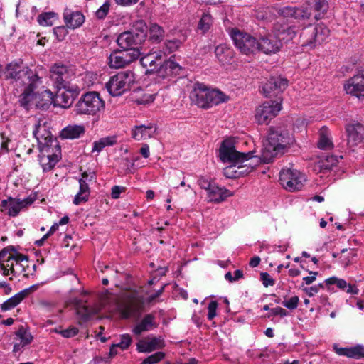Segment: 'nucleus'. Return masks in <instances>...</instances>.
<instances>
[{
  "mask_svg": "<svg viewBox=\"0 0 364 364\" xmlns=\"http://www.w3.org/2000/svg\"><path fill=\"white\" fill-rule=\"evenodd\" d=\"M220 158L223 162L231 163L223 170L228 178H236L248 174L259 162L253 151L242 153L237 151L231 140H224L220 148Z\"/></svg>",
  "mask_w": 364,
  "mask_h": 364,
  "instance_id": "obj_1",
  "label": "nucleus"
},
{
  "mask_svg": "<svg viewBox=\"0 0 364 364\" xmlns=\"http://www.w3.org/2000/svg\"><path fill=\"white\" fill-rule=\"evenodd\" d=\"M295 139L291 129L287 126H275L269 129L267 139L263 141L259 161L264 164L271 162L278 155L284 154L294 143Z\"/></svg>",
  "mask_w": 364,
  "mask_h": 364,
  "instance_id": "obj_2",
  "label": "nucleus"
},
{
  "mask_svg": "<svg viewBox=\"0 0 364 364\" xmlns=\"http://www.w3.org/2000/svg\"><path fill=\"white\" fill-rule=\"evenodd\" d=\"M191 99L197 106L208 109L228 101V97L221 91L209 90L202 83H196L191 94Z\"/></svg>",
  "mask_w": 364,
  "mask_h": 364,
  "instance_id": "obj_3",
  "label": "nucleus"
},
{
  "mask_svg": "<svg viewBox=\"0 0 364 364\" xmlns=\"http://www.w3.org/2000/svg\"><path fill=\"white\" fill-rule=\"evenodd\" d=\"M4 75L6 79L14 80L16 85H22L24 87L41 83L37 73L26 66L22 61L8 64Z\"/></svg>",
  "mask_w": 364,
  "mask_h": 364,
  "instance_id": "obj_4",
  "label": "nucleus"
},
{
  "mask_svg": "<svg viewBox=\"0 0 364 364\" xmlns=\"http://www.w3.org/2000/svg\"><path fill=\"white\" fill-rule=\"evenodd\" d=\"M35 138L39 144L45 146L41 155L39 156V162L44 172L52 170L59 161L60 157L57 154H50L48 146H50L53 139L50 132H46L44 127L38 125L33 132Z\"/></svg>",
  "mask_w": 364,
  "mask_h": 364,
  "instance_id": "obj_5",
  "label": "nucleus"
},
{
  "mask_svg": "<svg viewBox=\"0 0 364 364\" xmlns=\"http://www.w3.org/2000/svg\"><path fill=\"white\" fill-rule=\"evenodd\" d=\"M38 84L33 86H27L24 87L21 104L26 109H29L32 106L41 109H46L53 103V95L49 90H43L41 92L34 93L33 90Z\"/></svg>",
  "mask_w": 364,
  "mask_h": 364,
  "instance_id": "obj_6",
  "label": "nucleus"
},
{
  "mask_svg": "<svg viewBox=\"0 0 364 364\" xmlns=\"http://www.w3.org/2000/svg\"><path fill=\"white\" fill-rule=\"evenodd\" d=\"M104 101L95 92H88L81 96L75 105V112L79 115H95L103 109Z\"/></svg>",
  "mask_w": 364,
  "mask_h": 364,
  "instance_id": "obj_7",
  "label": "nucleus"
},
{
  "mask_svg": "<svg viewBox=\"0 0 364 364\" xmlns=\"http://www.w3.org/2000/svg\"><path fill=\"white\" fill-rule=\"evenodd\" d=\"M134 82V74L129 70L121 71L112 76L106 83L108 92L112 96H119L130 89Z\"/></svg>",
  "mask_w": 364,
  "mask_h": 364,
  "instance_id": "obj_8",
  "label": "nucleus"
},
{
  "mask_svg": "<svg viewBox=\"0 0 364 364\" xmlns=\"http://www.w3.org/2000/svg\"><path fill=\"white\" fill-rule=\"evenodd\" d=\"M279 181L282 187L289 192L301 190L306 181V176L299 171L286 168L279 173Z\"/></svg>",
  "mask_w": 364,
  "mask_h": 364,
  "instance_id": "obj_9",
  "label": "nucleus"
},
{
  "mask_svg": "<svg viewBox=\"0 0 364 364\" xmlns=\"http://www.w3.org/2000/svg\"><path fill=\"white\" fill-rule=\"evenodd\" d=\"M282 109V104L277 101H267L255 109V118L259 124H267L276 117Z\"/></svg>",
  "mask_w": 364,
  "mask_h": 364,
  "instance_id": "obj_10",
  "label": "nucleus"
},
{
  "mask_svg": "<svg viewBox=\"0 0 364 364\" xmlns=\"http://www.w3.org/2000/svg\"><path fill=\"white\" fill-rule=\"evenodd\" d=\"M230 35L235 46L242 53L248 55L257 50V41L250 34L234 28L231 30Z\"/></svg>",
  "mask_w": 364,
  "mask_h": 364,
  "instance_id": "obj_11",
  "label": "nucleus"
},
{
  "mask_svg": "<svg viewBox=\"0 0 364 364\" xmlns=\"http://www.w3.org/2000/svg\"><path fill=\"white\" fill-rule=\"evenodd\" d=\"M50 75L56 88H62L70 83L71 77L74 75L73 69L60 63L53 64L50 68Z\"/></svg>",
  "mask_w": 364,
  "mask_h": 364,
  "instance_id": "obj_12",
  "label": "nucleus"
},
{
  "mask_svg": "<svg viewBox=\"0 0 364 364\" xmlns=\"http://www.w3.org/2000/svg\"><path fill=\"white\" fill-rule=\"evenodd\" d=\"M329 30L323 24H318L314 28L305 30L301 36L304 38L303 46L313 48L323 43L329 36Z\"/></svg>",
  "mask_w": 364,
  "mask_h": 364,
  "instance_id": "obj_13",
  "label": "nucleus"
},
{
  "mask_svg": "<svg viewBox=\"0 0 364 364\" xmlns=\"http://www.w3.org/2000/svg\"><path fill=\"white\" fill-rule=\"evenodd\" d=\"M23 260L27 261V257L17 252L12 245L1 250V272L4 275H8L9 272H14V266L18 265Z\"/></svg>",
  "mask_w": 364,
  "mask_h": 364,
  "instance_id": "obj_14",
  "label": "nucleus"
},
{
  "mask_svg": "<svg viewBox=\"0 0 364 364\" xmlns=\"http://www.w3.org/2000/svg\"><path fill=\"white\" fill-rule=\"evenodd\" d=\"M57 89L55 96H53L54 106L63 108L69 107L80 92V88L76 85H67Z\"/></svg>",
  "mask_w": 364,
  "mask_h": 364,
  "instance_id": "obj_15",
  "label": "nucleus"
},
{
  "mask_svg": "<svg viewBox=\"0 0 364 364\" xmlns=\"http://www.w3.org/2000/svg\"><path fill=\"white\" fill-rule=\"evenodd\" d=\"M347 144L353 147L364 141V122L353 120L346 124Z\"/></svg>",
  "mask_w": 364,
  "mask_h": 364,
  "instance_id": "obj_16",
  "label": "nucleus"
},
{
  "mask_svg": "<svg viewBox=\"0 0 364 364\" xmlns=\"http://www.w3.org/2000/svg\"><path fill=\"white\" fill-rule=\"evenodd\" d=\"M343 89L347 94L358 98L364 97V68L359 70L344 84Z\"/></svg>",
  "mask_w": 364,
  "mask_h": 364,
  "instance_id": "obj_17",
  "label": "nucleus"
},
{
  "mask_svg": "<svg viewBox=\"0 0 364 364\" xmlns=\"http://www.w3.org/2000/svg\"><path fill=\"white\" fill-rule=\"evenodd\" d=\"M92 181H95L94 171H85L82 173V177L79 179L80 190L73 199L75 205H77L88 200L90 193L88 182Z\"/></svg>",
  "mask_w": 364,
  "mask_h": 364,
  "instance_id": "obj_18",
  "label": "nucleus"
},
{
  "mask_svg": "<svg viewBox=\"0 0 364 364\" xmlns=\"http://www.w3.org/2000/svg\"><path fill=\"white\" fill-rule=\"evenodd\" d=\"M279 38L272 33L261 36L257 41V50L265 54L276 53L282 47L281 40Z\"/></svg>",
  "mask_w": 364,
  "mask_h": 364,
  "instance_id": "obj_19",
  "label": "nucleus"
},
{
  "mask_svg": "<svg viewBox=\"0 0 364 364\" xmlns=\"http://www.w3.org/2000/svg\"><path fill=\"white\" fill-rule=\"evenodd\" d=\"M143 304L141 298L135 294H132L129 299L121 306L122 317L128 318L130 316L139 315L142 311Z\"/></svg>",
  "mask_w": 364,
  "mask_h": 364,
  "instance_id": "obj_20",
  "label": "nucleus"
},
{
  "mask_svg": "<svg viewBox=\"0 0 364 364\" xmlns=\"http://www.w3.org/2000/svg\"><path fill=\"white\" fill-rule=\"evenodd\" d=\"M288 85V80L281 76L272 77L262 85V91L266 97L282 92Z\"/></svg>",
  "mask_w": 364,
  "mask_h": 364,
  "instance_id": "obj_21",
  "label": "nucleus"
},
{
  "mask_svg": "<svg viewBox=\"0 0 364 364\" xmlns=\"http://www.w3.org/2000/svg\"><path fill=\"white\" fill-rule=\"evenodd\" d=\"M38 288V285L34 284L28 288L21 290L12 297L7 299L3 304H1V310L8 311L14 308L18 304H19L25 298L28 297L31 294L37 290Z\"/></svg>",
  "mask_w": 364,
  "mask_h": 364,
  "instance_id": "obj_22",
  "label": "nucleus"
},
{
  "mask_svg": "<svg viewBox=\"0 0 364 364\" xmlns=\"http://www.w3.org/2000/svg\"><path fill=\"white\" fill-rule=\"evenodd\" d=\"M181 67L171 59L165 61L156 70V77L161 80L168 79L180 74Z\"/></svg>",
  "mask_w": 364,
  "mask_h": 364,
  "instance_id": "obj_23",
  "label": "nucleus"
},
{
  "mask_svg": "<svg viewBox=\"0 0 364 364\" xmlns=\"http://www.w3.org/2000/svg\"><path fill=\"white\" fill-rule=\"evenodd\" d=\"M156 131V127L153 124L148 125H139L135 126L132 129V137L137 141L146 140L154 136Z\"/></svg>",
  "mask_w": 364,
  "mask_h": 364,
  "instance_id": "obj_24",
  "label": "nucleus"
},
{
  "mask_svg": "<svg viewBox=\"0 0 364 364\" xmlns=\"http://www.w3.org/2000/svg\"><path fill=\"white\" fill-rule=\"evenodd\" d=\"M117 43L122 49H139L141 44L132 32L125 31L119 35Z\"/></svg>",
  "mask_w": 364,
  "mask_h": 364,
  "instance_id": "obj_25",
  "label": "nucleus"
},
{
  "mask_svg": "<svg viewBox=\"0 0 364 364\" xmlns=\"http://www.w3.org/2000/svg\"><path fill=\"white\" fill-rule=\"evenodd\" d=\"M63 18L66 26L75 29L82 25L85 21V17L80 11H72L66 9L63 13Z\"/></svg>",
  "mask_w": 364,
  "mask_h": 364,
  "instance_id": "obj_26",
  "label": "nucleus"
},
{
  "mask_svg": "<svg viewBox=\"0 0 364 364\" xmlns=\"http://www.w3.org/2000/svg\"><path fill=\"white\" fill-rule=\"evenodd\" d=\"M27 204H28V203L26 200H15L10 198L8 200H1V208L6 210L9 216L15 217ZM2 211L3 209H1V212Z\"/></svg>",
  "mask_w": 364,
  "mask_h": 364,
  "instance_id": "obj_27",
  "label": "nucleus"
},
{
  "mask_svg": "<svg viewBox=\"0 0 364 364\" xmlns=\"http://www.w3.org/2000/svg\"><path fill=\"white\" fill-rule=\"evenodd\" d=\"M87 301L79 300L76 303V309L77 314L84 319H87L91 316L97 314L100 307L98 304H87Z\"/></svg>",
  "mask_w": 364,
  "mask_h": 364,
  "instance_id": "obj_28",
  "label": "nucleus"
},
{
  "mask_svg": "<svg viewBox=\"0 0 364 364\" xmlns=\"http://www.w3.org/2000/svg\"><path fill=\"white\" fill-rule=\"evenodd\" d=\"M325 283L326 285L335 284L339 289L350 294H358L359 292L355 285L348 284L345 279L336 277H331L326 279Z\"/></svg>",
  "mask_w": 364,
  "mask_h": 364,
  "instance_id": "obj_29",
  "label": "nucleus"
},
{
  "mask_svg": "<svg viewBox=\"0 0 364 364\" xmlns=\"http://www.w3.org/2000/svg\"><path fill=\"white\" fill-rule=\"evenodd\" d=\"M334 349L339 355L355 359L364 358V346L361 345H357L350 348H338L334 346Z\"/></svg>",
  "mask_w": 364,
  "mask_h": 364,
  "instance_id": "obj_30",
  "label": "nucleus"
},
{
  "mask_svg": "<svg viewBox=\"0 0 364 364\" xmlns=\"http://www.w3.org/2000/svg\"><path fill=\"white\" fill-rule=\"evenodd\" d=\"M207 195L210 202L220 203L232 196V193L225 188L219 187L215 184Z\"/></svg>",
  "mask_w": 364,
  "mask_h": 364,
  "instance_id": "obj_31",
  "label": "nucleus"
},
{
  "mask_svg": "<svg viewBox=\"0 0 364 364\" xmlns=\"http://www.w3.org/2000/svg\"><path fill=\"white\" fill-rule=\"evenodd\" d=\"M155 316L152 314H146L143 319L134 328L133 332L140 335L142 332L150 331L156 328L157 324L155 321Z\"/></svg>",
  "mask_w": 364,
  "mask_h": 364,
  "instance_id": "obj_32",
  "label": "nucleus"
},
{
  "mask_svg": "<svg viewBox=\"0 0 364 364\" xmlns=\"http://www.w3.org/2000/svg\"><path fill=\"white\" fill-rule=\"evenodd\" d=\"M284 17H292L296 19H308L311 16V13L307 9L285 7L281 11Z\"/></svg>",
  "mask_w": 364,
  "mask_h": 364,
  "instance_id": "obj_33",
  "label": "nucleus"
},
{
  "mask_svg": "<svg viewBox=\"0 0 364 364\" xmlns=\"http://www.w3.org/2000/svg\"><path fill=\"white\" fill-rule=\"evenodd\" d=\"M85 132L83 125L73 124L68 125L61 131V136L65 139H77Z\"/></svg>",
  "mask_w": 364,
  "mask_h": 364,
  "instance_id": "obj_34",
  "label": "nucleus"
},
{
  "mask_svg": "<svg viewBox=\"0 0 364 364\" xmlns=\"http://www.w3.org/2000/svg\"><path fill=\"white\" fill-rule=\"evenodd\" d=\"M162 341L159 338H153L149 341H140L137 343V350L141 353H150L162 348Z\"/></svg>",
  "mask_w": 364,
  "mask_h": 364,
  "instance_id": "obj_35",
  "label": "nucleus"
},
{
  "mask_svg": "<svg viewBox=\"0 0 364 364\" xmlns=\"http://www.w3.org/2000/svg\"><path fill=\"white\" fill-rule=\"evenodd\" d=\"M161 55L156 53H148L140 59V63L144 68H147L146 73L155 71L156 68V61L160 60Z\"/></svg>",
  "mask_w": 364,
  "mask_h": 364,
  "instance_id": "obj_36",
  "label": "nucleus"
},
{
  "mask_svg": "<svg viewBox=\"0 0 364 364\" xmlns=\"http://www.w3.org/2000/svg\"><path fill=\"white\" fill-rule=\"evenodd\" d=\"M129 31L132 32L137 41L142 43L147 37L146 23L142 20L136 21L134 23L132 30Z\"/></svg>",
  "mask_w": 364,
  "mask_h": 364,
  "instance_id": "obj_37",
  "label": "nucleus"
},
{
  "mask_svg": "<svg viewBox=\"0 0 364 364\" xmlns=\"http://www.w3.org/2000/svg\"><path fill=\"white\" fill-rule=\"evenodd\" d=\"M16 336L20 340V343H16L14 346V351L20 350L21 347L29 344L32 340L33 336L31 334L26 331L23 327L20 328L16 332Z\"/></svg>",
  "mask_w": 364,
  "mask_h": 364,
  "instance_id": "obj_38",
  "label": "nucleus"
},
{
  "mask_svg": "<svg viewBox=\"0 0 364 364\" xmlns=\"http://www.w3.org/2000/svg\"><path fill=\"white\" fill-rule=\"evenodd\" d=\"M318 147L321 149H331L333 144L329 137L328 128L323 127L320 130V138L318 143Z\"/></svg>",
  "mask_w": 364,
  "mask_h": 364,
  "instance_id": "obj_39",
  "label": "nucleus"
},
{
  "mask_svg": "<svg viewBox=\"0 0 364 364\" xmlns=\"http://www.w3.org/2000/svg\"><path fill=\"white\" fill-rule=\"evenodd\" d=\"M117 142L115 136H106L95 141L92 144V152L100 153L105 147L112 146Z\"/></svg>",
  "mask_w": 364,
  "mask_h": 364,
  "instance_id": "obj_40",
  "label": "nucleus"
},
{
  "mask_svg": "<svg viewBox=\"0 0 364 364\" xmlns=\"http://www.w3.org/2000/svg\"><path fill=\"white\" fill-rule=\"evenodd\" d=\"M164 37V31L156 23H151L149 27V41L154 43H160Z\"/></svg>",
  "mask_w": 364,
  "mask_h": 364,
  "instance_id": "obj_41",
  "label": "nucleus"
},
{
  "mask_svg": "<svg viewBox=\"0 0 364 364\" xmlns=\"http://www.w3.org/2000/svg\"><path fill=\"white\" fill-rule=\"evenodd\" d=\"M108 63L110 68L115 69L122 68L127 65L118 50L110 54Z\"/></svg>",
  "mask_w": 364,
  "mask_h": 364,
  "instance_id": "obj_42",
  "label": "nucleus"
},
{
  "mask_svg": "<svg viewBox=\"0 0 364 364\" xmlns=\"http://www.w3.org/2000/svg\"><path fill=\"white\" fill-rule=\"evenodd\" d=\"M118 51L127 65L138 59L141 55L139 49H122L118 50Z\"/></svg>",
  "mask_w": 364,
  "mask_h": 364,
  "instance_id": "obj_43",
  "label": "nucleus"
},
{
  "mask_svg": "<svg viewBox=\"0 0 364 364\" xmlns=\"http://www.w3.org/2000/svg\"><path fill=\"white\" fill-rule=\"evenodd\" d=\"M118 51L127 65L138 59L141 55L139 49H122L118 50Z\"/></svg>",
  "mask_w": 364,
  "mask_h": 364,
  "instance_id": "obj_44",
  "label": "nucleus"
},
{
  "mask_svg": "<svg viewBox=\"0 0 364 364\" xmlns=\"http://www.w3.org/2000/svg\"><path fill=\"white\" fill-rule=\"evenodd\" d=\"M218 59L222 63H226L232 56V50L225 45H219L215 49Z\"/></svg>",
  "mask_w": 364,
  "mask_h": 364,
  "instance_id": "obj_45",
  "label": "nucleus"
},
{
  "mask_svg": "<svg viewBox=\"0 0 364 364\" xmlns=\"http://www.w3.org/2000/svg\"><path fill=\"white\" fill-rule=\"evenodd\" d=\"M57 18V15L54 12H46L41 14L38 17V22L43 26H51L54 21Z\"/></svg>",
  "mask_w": 364,
  "mask_h": 364,
  "instance_id": "obj_46",
  "label": "nucleus"
},
{
  "mask_svg": "<svg viewBox=\"0 0 364 364\" xmlns=\"http://www.w3.org/2000/svg\"><path fill=\"white\" fill-rule=\"evenodd\" d=\"M328 9V4L326 0H316L314 4V9L318 12L315 16V18L318 20L326 13Z\"/></svg>",
  "mask_w": 364,
  "mask_h": 364,
  "instance_id": "obj_47",
  "label": "nucleus"
},
{
  "mask_svg": "<svg viewBox=\"0 0 364 364\" xmlns=\"http://www.w3.org/2000/svg\"><path fill=\"white\" fill-rule=\"evenodd\" d=\"M212 23V16L209 14H204L198 23V28L203 33H205L210 28Z\"/></svg>",
  "mask_w": 364,
  "mask_h": 364,
  "instance_id": "obj_48",
  "label": "nucleus"
},
{
  "mask_svg": "<svg viewBox=\"0 0 364 364\" xmlns=\"http://www.w3.org/2000/svg\"><path fill=\"white\" fill-rule=\"evenodd\" d=\"M338 162V159L333 155H328L321 160V167L325 170H330L332 167L336 166Z\"/></svg>",
  "mask_w": 364,
  "mask_h": 364,
  "instance_id": "obj_49",
  "label": "nucleus"
},
{
  "mask_svg": "<svg viewBox=\"0 0 364 364\" xmlns=\"http://www.w3.org/2000/svg\"><path fill=\"white\" fill-rule=\"evenodd\" d=\"M164 357V353L159 351L148 356L142 361L141 364H156L162 360Z\"/></svg>",
  "mask_w": 364,
  "mask_h": 364,
  "instance_id": "obj_50",
  "label": "nucleus"
},
{
  "mask_svg": "<svg viewBox=\"0 0 364 364\" xmlns=\"http://www.w3.org/2000/svg\"><path fill=\"white\" fill-rule=\"evenodd\" d=\"M181 44L182 42L178 39L167 40L164 42V48L166 52L171 53L177 50Z\"/></svg>",
  "mask_w": 364,
  "mask_h": 364,
  "instance_id": "obj_51",
  "label": "nucleus"
},
{
  "mask_svg": "<svg viewBox=\"0 0 364 364\" xmlns=\"http://www.w3.org/2000/svg\"><path fill=\"white\" fill-rule=\"evenodd\" d=\"M110 9L109 0H106L105 3L96 11L95 16L99 19H103L107 15Z\"/></svg>",
  "mask_w": 364,
  "mask_h": 364,
  "instance_id": "obj_52",
  "label": "nucleus"
},
{
  "mask_svg": "<svg viewBox=\"0 0 364 364\" xmlns=\"http://www.w3.org/2000/svg\"><path fill=\"white\" fill-rule=\"evenodd\" d=\"M287 26L288 25L284 23V20L283 18H281L280 20L277 21L274 24L273 27V31L275 33L274 35L278 37L279 36H282Z\"/></svg>",
  "mask_w": 364,
  "mask_h": 364,
  "instance_id": "obj_53",
  "label": "nucleus"
},
{
  "mask_svg": "<svg viewBox=\"0 0 364 364\" xmlns=\"http://www.w3.org/2000/svg\"><path fill=\"white\" fill-rule=\"evenodd\" d=\"M299 299L297 296H294L288 300H284L282 305L289 310H294L297 308Z\"/></svg>",
  "mask_w": 364,
  "mask_h": 364,
  "instance_id": "obj_54",
  "label": "nucleus"
},
{
  "mask_svg": "<svg viewBox=\"0 0 364 364\" xmlns=\"http://www.w3.org/2000/svg\"><path fill=\"white\" fill-rule=\"evenodd\" d=\"M132 343V338L129 334H123L121 336V341L116 344L119 348L125 350L129 348Z\"/></svg>",
  "mask_w": 364,
  "mask_h": 364,
  "instance_id": "obj_55",
  "label": "nucleus"
},
{
  "mask_svg": "<svg viewBox=\"0 0 364 364\" xmlns=\"http://www.w3.org/2000/svg\"><path fill=\"white\" fill-rule=\"evenodd\" d=\"M297 30L294 26H287L285 29V31L282 34V40H290L292 39L296 34Z\"/></svg>",
  "mask_w": 364,
  "mask_h": 364,
  "instance_id": "obj_56",
  "label": "nucleus"
},
{
  "mask_svg": "<svg viewBox=\"0 0 364 364\" xmlns=\"http://www.w3.org/2000/svg\"><path fill=\"white\" fill-rule=\"evenodd\" d=\"M198 185L201 188L205 189L208 193L212 187L215 185V183H213L208 178L201 176L198 179Z\"/></svg>",
  "mask_w": 364,
  "mask_h": 364,
  "instance_id": "obj_57",
  "label": "nucleus"
},
{
  "mask_svg": "<svg viewBox=\"0 0 364 364\" xmlns=\"http://www.w3.org/2000/svg\"><path fill=\"white\" fill-rule=\"evenodd\" d=\"M218 303L215 301H211L208 306V319L211 321L216 316Z\"/></svg>",
  "mask_w": 364,
  "mask_h": 364,
  "instance_id": "obj_58",
  "label": "nucleus"
},
{
  "mask_svg": "<svg viewBox=\"0 0 364 364\" xmlns=\"http://www.w3.org/2000/svg\"><path fill=\"white\" fill-rule=\"evenodd\" d=\"M65 338H71L76 336L78 333V329L75 327L70 326L67 329L57 331Z\"/></svg>",
  "mask_w": 364,
  "mask_h": 364,
  "instance_id": "obj_59",
  "label": "nucleus"
},
{
  "mask_svg": "<svg viewBox=\"0 0 364 364\" xmlns=\"http://www.w3.org/2000/svg\"><path fill=\"white\" fill-rule=\"evenodd\" d=\"M260 278L263 285L265 287L269 286H273L275 284V281L267 272H262L260 274Z\"/></svg>",
  "mask_w": 364,
  "mask_h": 364,
  "instance_id": "obj_60",
  "label": "nucleus"
},
{
  "mask_svg": "<svg viewBox=\"0 0 364 364\" xmlns=\"http://www.w3.org/2000/svg\"><path fill=\"white\" fill-rule=\"evenodd\" d=\"M273 315H279L281 317H284L288 315V312L284 309L277 306L276 308L270 309V313L267 315V317L269 318L271 316Z\"/></svg>",
  "mask_w": 364,
  "mask_h": 364,
  "instance_id": "obj_61",
  "label": "nucleus"
},
{
  "mask_svg": "<svg viewBox=\"0 0 364 364\" xmlns=\"http://www.w3.org/2000/svg\"><path fill=\"white\" fill-rule=\"evenodd\" d=\"M53 33L58 41H62L67 34V30L64 26L56 27L53 29Z\"/></svg>",
  "mask_w": 364,
  "mask_h": 364,
  "instance_id": "obj_62",
  "label": "nucleus"
},
{
  "mask_svg": "<svg viewBox=\"0 0 364 364\" xmlns=\"http://www.w3.org/2000/svg\"><path fill=\"white\" fill-rule=\"evenodd\" d=\"M309 274H310V276L305 277L303 278L304 282L307 285H309V284H312L314 281H316V276L318 274V272L309 271Z\"/></svg>",
  "mask_w": 364,
  "mask_h": 364,
  "instance_id": "obj_63",
  "label": "nucleus"
},
{
  "mask_svg": "<svg viewBox=\"0 0 364 364\" xmlns=\"http://www.w3.org/2000/svg\"><path fill=\"white\" fill-rule=\"evenodd\" d=\"M125 191V188L119 186H114L112 188V198L117 199L119 198L120 193Z\"/></svg>",
  "mask_w": 364,
  "mask_h": 364,
  "instance_id": "obj_64",
  "label": "nucleus"
}]
</instances>
